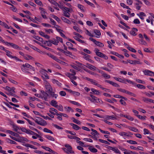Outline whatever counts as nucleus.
Here are the masks:
<instances>
[{"label":"nucleus","mask_w":154,"mask_h":154,"mask_svg":"<svg viewBox=\"0 0 154 154\" xmlns=\"http://www.w3.org/2000/svg\"><path fill=\"white\" fill-rule=\"evenodd\" d=\"M52 17L54 18V19H55L56 20L57 22H60L61 21L60 20V19L58 18V17L54 15H52Z\"/></svg>","instance_id":"39"},{"label":"nucleus","mask_w":154,"mask_h":154,"mask_svg":"<svg viewBox=\"0 0 154 154\" xmlns=\"http://www.w3.org/2000/svg\"><path fill=\"white\" fill-rule=\"evenodd\" d=\"M138 30L135 28H133L132 30L130 31V34L133 36H135L137 35L136 32H137Z\"/></svg>","instance_id":"11"},{"label":"nucleus","mask_w":154,"mask_h":154,"mask_svg":"<svg viewBox=\"0 0 154 154\" xmlns=\"http://www.w3.org/2000/svg\"><path fill=\"white\" fill-rule=\"evenodd\" d=\"M46 88L49 93L52 91V88L51 86L50 85H47L46 86Z\"/></svg>","instance_id":"23"},{"label":"nucleus","mask_w":154,"mask_h":154,"mask_svg":"<svg viewBox=\"0 0 154 154\" xmlns=\"http://www.w3.org/2000/svg\"><path fill=\"white\" fill-rule=\"evenodd\" d=\"M7 132L11 135L15 137H18L19 136V135L17 133H14L10 130H8L7 131Z\"/></svg>","instance_id":"18"},{"label":"nucleus","mask_w":154,"mask_h":154,"mask_svg":"<svg viewBox=\"0 0 154 154\" xmlns=\"http://www.w3.org/2000/svg\"><path fill=\"white\" fill-rule=\"evenodd\" d=\"M127 48L130 51H131L135 53L136 52V50L134 49L129 47V46H128V47H127Z\"/></svg>","instance_id":"41"},{"label":"nucleus","mask_w":154,"mask_h":154,"mask_svg":"<svg viewBox=\"0 0 154 154\" xmlns=\"http://www.w3.org/2000/svg\"><path fill=\"white\" fill-rule=\"evenodd\" d=\"M61 19L64 22L68 24H71V22H70V21L68 20V19L65 18V17H61Z\"/></svg>","instance_id":"19"},{"label":"nucleus","mask_w":154,"mask_h":154,"mask_svg":"<svg viewBox=\"0 0 154 154\" xmlns=\"http://www.w3.org/2000/svg\"><path fill=\"white\" fill-rule=\"evenodd\" d=\"M136 86L139 88L140 89H145L146 88V87L140 84H138L136 85Z\"/></svg>","instance_id":"38"},{"label":"nucleus","mask_w":154,"mask_h":154,"mask_svg":"<svg viewBox=\"0 0 154 154\" xmlns=\"http://www.w3.org/2000/svg\"><path fill=\"white\" fill-rule=\"evenodd\" d=\"M83 54L85 56L83 57V58L85 59V60H88L89 59V57L90 56L87 54H85L84 53H83Z\"/></svg>","instance_id":"54"},{"label":"nucleus","mask_w":154,"mask_h":154,"mask_svg":"<svg viewBox=\"0 0 154 154\" xmlns=\"http://www.w3.org/2000/svg\"><path fill=\"white\" fill-rule=\"evenodd\" d=\"M95 44L97 46L100 47H103L104 46L103 44L97 41Z\"/></svg>","instance_id":"31"},{"label":"nucleus","mask_w":154,"mask_h":154,"mask_svg":"<svg viewBox=\"0 0 154 154\" xmlns=\"http://www.w3.org/2000/svg\"><path fill=\"white\" fill-rule=\"evenodd\" d=\"M66 44L68 46V48L69 49L71 48L73 46V45L70 42H66Z\"/></svg>","instance_id":"59"},{"label":"nucleus","mask_w":154,"mask_h":154,"mask_svg":"<svg viewBox=\"0 0 154 154\" xmlns=\"http://www.w3.org/2000/svg\"><path fill=\"white\" fill-rule=\"evenodd\" d=\"M43 131H44L45 132L51 133V134H53V133L51 131L48 129L47 128H44L43 129Z\"/></svg>","instance_id":"46"},{"label":"nucleus","mask_w":154,"mask_h":154,"mask_svg":"<svg viewBox=\"0 0 154 154\" xmlns=\"http://www.w3.org/2000/svg\"><path fill=\"white\" fill-rule=\"evenodd\" d=\"M7 142L13 144H16L17 143L14 141L12 140L9 139H7Z\"/></svg>","instance_id":"37"},{"label":"nucleus","mask_w":154,"mask_h":154,"mask_svg":"<svg viewBox=\"0 0 154 154\" xmlns=\"http://www.w3.org/2000/svg\"><path fill=\"white\" fill-rule=\"evenodd\" d=\"M84 1L87 4H88V5H90L92 7H93V8L95 7V6H94V5L92 3L90 2L89 1H87V0H84Z\"/></svg>","instance_id":"45"},{"label":"nucleus","mask_w":154,"mask_h":154,"mask_svg":"<svg viewBox=\"0 0 154 154\" xmlns=\"http://www.w3.org/2000/svg\"><path fill=\"white\" fill-rule=\"evenodd\" d=\"M119 134L122 136H129V135L127 134V133L124 132H120L119 133Z\"/></svg>","instance_id":"33"},{"label":"nucleus","mask_w":154,"mask_h":154,"mask_svg":"<svg viewBox=\"0 0 154 154\" xmlns=\"http://www.w3.org/2000/svg\"><path fill=\"white\" fill-rule=\"evenodd\" d=\"M40 72L42 74L44 75L45 76V78L48 79H49V77L47 75V71L46 70L44 69H42L40 70Z\"/></svg>","instance_id":"9"},{"label":"nucleus","mask_w":154,"mask_h":154,"mask_svg":"<svg viewBox=\"0 0 154 154\" xmlns=\"http://www.w3.org/2000/svg\"><path fill=\"white\" fill-rule=\"evenodd\" d=\"M47 55L55 60L57 58L56 57L51 54H48Z\"/></svg>","instance_id":"34"},{"label":"nucleus","mask_w":154,"mask_h":154,"mask_svg":"<svg viewBox=\"0 0 154 154\" xmlns=\"http://www.w3.org/2000/svg\"><path fill=\"white\" fill-rule=\"evenodd\" d=\"M135 80H136V81L138 83H141V84H143L145 83V82H144V81H143L142 80H141L140 79H135Z\"/></svg>","instance_id":"63"},{"label":"nucleus","mask_w":154,"mask_h":154,"mask_svg":"<svg viewBox=\"0 0 154 154\" xmlns=\"http://www.w3.org/2000/svg\"><path fill=\"white\" fill-rule=\"evenodd\" d=\"M50 103L52 106L58 108V106L57 105V102L55 100H52L50 102Z\"/></svg>","instance_id":"14"},{"label":"nucleus","mask_w":154,"mask_h":154,"mask_svg":"<svg viewBox=\"0 0 154 154\" xmlns=\"http://www.w3.org/2000/svg\"><path fill=\"white\" fill-rule=\"evenodd\" d=\"M143 72L145 75H148L151 76H154V72L150 70H146L143 71Z\"/></svg>","instance_id":"5"},{"label":"nucleus","mask_w":154,"mask_h":154,"mask_svg":"<svg viewBox=\"0 0 154 154\" xmlns=\"http://www.w3.org/2000/svg\"><path fill=\"white\" fill-rule=\"evenodd\" d=\"M102 76L106 79H109L110 78V76L107 75L105 73H103L102 74Z\"/></svg>","instance_id":"30"},{"label":"nucleus","mask_w":154,"mask_h":154,"mask_svg":"<svg viewBox=\"0 0 154 154\" xmlns=\"http://www.w3.org/2000/svg\"><path fill=\"white\" fill-rule=\"evenodd\" d=\"M52 82L54 84H56L59 86H61V84L57 80H55V79H52Z\"/></svg>","instance_id":"28"},{"label":"nucleus","mask_w":154,"mask_h":154,"mask_svg":"<svg viewBox=\"0 0 154 154\" xmlns=\"http://www.w3.org/2000/svg\"><path fill=\"white\" fill-rule=\"evenodd\" d=\"M64 108L67 112H69L70 111L72 112L73 111V110L70 107L65 106Z\"/></svg>","instance_id":"43"},{"label":"nucleus","mask_w":154,"mask_h":154,"mask_svg":"<svg viewBox=\"0 0 154 154\" xmlns=\"http://www.w3.org/2000/svg\"><path fill=\"white\" fill-rule=\"evenodd\" d=\"M105 82L109 83L114 87H120L119 85L118 84L109 80H106L105 81Z\"/></svg>","instance_id":"10"},{"label":"nucleus","mask_w":154,"mask_h":154,"mask_svg":"<svg viewBox=\"0 0 154 154\" xmlns=\"http://www.w3.org/2000/svg\"><path fill=\"white\" fill-rule=\"evenodd\" d=\"M42 148L43 149L46 150V151L50 152L52 151L51 149L49 147L42 146Z\"/></svg>","instance_id":"50"},{"label":"nucleus","mask_w":154,"mask_h":154,"mask_svg":"<svg viewBox=\"0 0 154 154\" xmlns=\"http://www.w3.org/2000/svg\"><path fill=\"white\" fill-rule=\"evenodd\" d=\"M65 146L70 152V153H74V152L72 150V147L69 144H66Z\"/></svg>","instance_id":"16"},{"label":"nucleus","mask_w":154,"mask_h":154,"mask_svg":"<svg viewBox=\"0 0 154 154\" xmlns=\"http://www.w3.org/2000/svg\"><path fill=\"white\" fill-rule=\"evenodd\" d=\"M70 124L72 126L73 128L75 130H77L80 128L78 125L72 123H70Z\"/></svg>","instance_id":"21"},{"label":"nucleus","mask_w":154,"mask_h":154,"mask_svg":"<svg viewBox=\"0 0 154 154\" xmlns=\"http://www.w3.org/2000/svg\"><path fill=\"white\" fill-rule=\"evenodd\" d=\"M27 65H26V66L27 67V68H29L30 69L33 70V71H34V68L32 67V66L30 65L28 63H27L26 64Z\"/></svg>","instance_id":"56"},{"label":"nucleus","mask_w":154,"mask_h":154,"mask_svg":"<svg viewBox=\"0 0 154 154\" xmlns=\"http://www.w3.org/2000/svg\"><path fill=\"white\" fill-rule=\"evenodd\" d=\"M127 142L131 144H137V143L136 141L132 140H128Z\"/></svg>","instance_id":"57"},{"label":"nucleus","mask_w":154,"mask_h":154,"mask_svg":"<svg viewBox=\"0 0 154 154\" xmlns=\"http://www.w3.org/2000/svg\"><path fill=\"white\" fill-rule=\"evenodd\" d=\"M114 79H115L116 80H117V81H118L122 83H124L125 84L126 83V79H122L121 78H117L116 77H114Z\"/></svg>","instance_id":"13"},{"label":"nucleus","mask_w":154,"mask_h":154,"mask_svg":"<svg viewBox=\"0 0 154 154\" xmlns=\"http://www.w3.org/2000/svg\"><path fill=\"white\" fill-rule=\"evenodd\" d=\"M111 53L115 55L116 56H118V57H119L120 58H124V57L123 56L117 53H116L115 52H111Z\"/></svg>","instance_id":"20"},{"label":"nucleus","mask_w":154,"mask_h":154,"mask_svg":"<svg viewBox=\"0 0 154 154\" xmlns=\"http://www.w3.org/2000/svg\"><path fill=\"white\" fill-rule=\"evenodd\" d=\"M85 79L87 80L88 81H90L91 83L95 85H96L97 86H100L99 85V84L97 83V81L95 80L89 78L87 77H85Z\"/></svg>","instance_id":"3"},{"label":"nucleus","mask_w":154,"mask_h":154,"mask_svg":"<svg viewBox=\"0 0 154 154\" xmlns=\"http://www.w3.org/2000/svg\"><path fill=\"white\" fill-rule=\"evenodd\" d=\"M96 54L97 56L101 58L103 57V54L102 53L99 51H96Z\"/></svg>","instance_id":"42"},{"label":"nucleus","mask_w":154,"mask_h":154,"mask_svg":"<svg viewBox=\"0 0 154 154\" xmlns=\"http://www.w3.org/2000/svg\"><path fill=\"white\" fill-rule=\"evenodd\" d=\"M133 23L135 24H139L140 23V22L139 20L137 18L135 19L134 20Z\"/></svg>","instance_id":"61"},{"label":"nucleus","mask_w":154,"mask_h":154,"mask_svg":"<svg viewBox=\"0 0 154 154\" xmlns=\"http://www.w3.org/2000/svg\"><path fill=\"white\" fill-rule=\"evenodd\" d=\"M94 32L95 34L98 35H101V33L100 31L97 29H95L94 30Z\"/></svg>","instance_id":"62"},{"label":"nucleus","mask_w":154,"mask_h":154,"mask_svg":"<svg viewBox=\"0 0 154 154\" xmlns=\"http://www.w3.org/2000/svg\"><path fill=\"white\" fill-rule=\"evenodd\" d=\"M39 9L41 11V14L43 18L44 19H46L47 18L46 16L45 15L46 12L45 11V9L41 7H40Z\"/></svg>","instance_id":"6"},{"label":"nucleus","mask_w":154,"mask_h":154,"mask_svg":"<svg viewBox=\"0 0 154 154\" xmlns=\"http://www.w3.org/2000/svg\"><path fill=\"white\" fill-rule=\"evenodd\" d=\"M106 118L107 119H116L113 115H112L111 116H106Z\"/></svg>","instance_id":"52"},{"label":"nucleus","mask_w":154,"mask_h":154,"mask_svg":"<svg viewBox=\"0 0 154 154\" xmlns=\"http://www.w3.org/2000/svg\"><path fill=\"white\" fill-rule=\"evenodd\" d=\"M73 34L75 35V36H74V37H76L78 38H83V37L81 35H80L79 34L76 33L75 32H74Z\"/></svg>","instance_id":"55"},{"label":"nucleus","mask_w":154,"mask_h":154,"mask_svg":"<svg viewBox=\"0 0 154 154\" xmlns=\"http://www.w3.org/2000/svg\"><path fill=\"white\" fill-rule=\"evenodd\" d=\"M136 116L139 119L143 120H145L146 119L145 118L146 117L145 116H140V115H136Z\"/></svg>","instance_id":"44"},{"label":"nucleus","mask_w":154,"mask_h":154,"mask_svg":"<svg viewBox=\"0 0 154 154\" xmlns=\"http://www.w3.org/2000/svg\"><path fill=\"white\" fill-rule=\"evenodd\" d=\"M13 128H14V130L16 132H17L18 130L20 129L16 125H13Z\"/></svg>","instance_id":"48"},{"label":"nucleus","mask_w":154,"mask_h":154,"mask_svg":"<svg viewBox=\"0 0 154 154\" xmlns=\"http://www.w3.org/2000/svg\"><path fill=\"white\" fill-rule=\"evenodd\" d=\"M90 96L92 98V100H93V101H94L93 103L96 102L97 100H99V99L92 94H90Z\"/></svg>","instance_id":"26"},{"label":"nucleus","mask_w":154,"mask_h":154,"mask_svg":"<svg viewBox=\"0 0 154 154\" xmlns=\"http://www.w3.org/2000/svg\"><path fill=\"white\" fill-rule=\"evenodd\" d=\"M53 112H54L55 113H57V111L54 108H50L49 110V112L52 114L54 115H55V113Z\"/></svg>","instance_id":"22"},{"label":"nucleus","mask_w":154,"mask_h":154,"mask_svg":"<svg viewBox=\"0 0 154 154\" xmlns=\"http://www.w3.org/2000/svg\"><path fill=\"white\" fill-rule=\"evenodd\" d=\"M78 8L80 9L83 12L84 11V10L83 9L84 7L82 5L78 4Z\"/></svg>","instance_id":"60"},{"label":"nucleus","mask_w":154,"mask_h":154,"mask_svg":"<svg viewBox=\"0 0 154 154\" xmlns=\"http://www.w3.org/2000/svg\"><path fill=\"white\" fill-rule=\"evenodd\" d=\"M129 129L130 130L135 132H137L138 131V130L134 127H129Z\"/></svg>","instance_id":"35"},{"label":"nucleus","mask_w":154,"mask_h":154,"mask_svg":"<svg viewBox=\"0 0 154 154\" xmlns=\"http://www.w3.org/2000/svg\"><path fill=\"white\" fill-rule=\"evenodd\" d=\"M92 147H91L89 148V149L90 151L92 152H96L97 151V149L95 148H91Z\"/></svg>","instance_id":"47"},{"label":"nucleus","mask_w":154,"mask_h":154,"mask_svg":"<svg viewBox=\"0 0 154 154\" xmlns=\"http://www.w3.org/2000/svg\"><path fill=\"white\" fill-rule=\"evenodd\" d=\"M29 46H30V47L31 48L33 49L34 50H35L37 52H39L40 50L39 49L37 48L36 47L32 45H29Z\"/></svg>","instance_id":"36"},{"label":"nucleus","mask_w":154,"mask_h":154,"mask_svg":"<svg viewBox=\"0 0 154 154\" xmlns=\"http://www.w3.org/2000/svg\"><path fill=\"white\" fill-rule=\"evenodd\" d=\"M71 119L72 120V121L74 122L78 125H80L81 124V122L75 119L74 117L72 118Z\"/></svg>","instance_id":"25"},{"label":"nucleus","mask_w":154,"mask_h":154,"mask_svg":"<svg viewBox=\"0 0 154 154\" xmlns=\"http://www.w3.org/2000/svg\"><path fill=\"white\" fill-rule=\"evenodd\" d=\"M49 41L51 42L52 44L55 45H58V42L57 41L56 39L52 38L51 39H50Z\"/></svg>","instance_id":"17"},{"label":"nucleus","mask_w":154,"mask_h":154,"mask_svg":"<svg viewBox=\"0 0 154 154\" xmlns=\"http://www.w3.org/2000/svg\"><path fill=\"white\" fill-rule=\"evenodd\" d=\"M98 140L100 142H101L102 143H105V144H107L108 145H110V143H109V142H108V141H106V140H103L102 139H99Z\"/></svg>","instance_id":"40"},{"label":"nucleus","mask_w":154,"mask_h":154,"mask_svg":"<svg viewBox=\"0 0 154 154\" xmlns=\"http://www.w3.org/2000/svg\"><path fill=\"white\" fill-rule=\"evenodd\" d=\"M74 38L75 40H76L77 41L80 42H81V43H84L85 42L84 41L80 39L79 38H78V37H74Z\"/></svg>","instance_id":"53"},{"label":"nucleus","mask_w":154,"mask_h":154,"mask_svg":"<svg viewBox=\"0 0 154 154\" xmlns=\"http://www.w3.org/2000/svg\"><path fill=\"white\" fill-rule=\"evenodd\" d=\"M137 15L139 17L140 19L142 20L144 19L143 17L146 16L145 14L143 12H140L139 14H137Z\"/></svg>","instance_id":"15"},{"label":"nucleus","mask_w":154,"mask_h":154,"mask_svg":"<svg viewBox=\"0 0 154 154\" xmlns=\"http://www.w3.org/2000/svg\"><path fill=\"white\" fill-rule=\"evenodd\" d=\"M41 92L42 94L44 100L46 101H47L48 100L47 97L49 96V94L43 91H41Z\"/></svg>","instance_id":"8"},{"label":"nucleus","mask_w":154,"mask_h":154,"mask_svg":"<svg viewBox=\"0 0 154 154\" xmlns=\"http://www.w3.org/2000/svg\"><path fill=\"white\" fill-rule=\"evenodd\" d=\"M126 118L131 121H133L134 120V118L129 115H126Z\"/></svg>","instance_id":"64"},{"label":"nucleus","mask_w":154,"mask_h":154,"mask_svg":"<svg viewBox=\"0 0 154 154\" xmlns=\"http://www.w3.org/2000/svg\"><path fill=\"white\" fill-rule=\"evenodd\" d=\"M91 91L94 94L99 95L100 94V93L99 91L94 88H91Z\"/></svg>","instance_id":"27"},{"label":"nucleus","mask_w":154,"mask_h":154,"mask_svg":"<svg viewBox=\"0 0 154 154\" xmlns=\"http://www.w3.org/2000/svg\"><path fill=\"white\" fill-rule=\"evenodd\" d=\"M69 12H66L64 11L63 12V14L64 16L67 17H69L70 16V14L69 13Z\"/></svg>","instance_id":"51"},{"label":"nucleus","mask_w":154,"mask_h":154,"mask_svg":"<svg viewBox=\"0 0 154 154\" xmlns=\"http://www.w3.org/2000/svg\"><path fill=\"white\" fill-rule=\"evenodd\" d=\"M27 63H26L25 64H23L21 67V69L22 71L25 73H29L28 71V68H27V67L26 65H27L26 64Z\"/></svg>","instance_id":"4"},{"label":"nucleus","mask_w":154,"mask_h":154,"mask_svg":"<svg viewBox=\"0 0 154 154\" xmlns=\"http://www.w3.org/2000/svg\"><path fill=\"white\" fill-rule=\"evenodd\" d=\"M5 52L6 53V54L9 57L11 58H14L16 60H17L18 61H22V60H21L18 58L16 56H13L11 55V54H12V53L10 51L7 50L6 51H5Z\"/></svg>","instance_id":"1"},{"label":"nucleus","mask_w":154,"mask_h":154,"mask_svg":"<svg viewBox=\"0 0 154 154\" xmlns=\"http://www.w3.org/2000/svg\"><path fill=\"white\" fill-rule=\"evenodd\" d=\"M49 93L50 96H51L53 97H54L55 98H57L58 96L57 94H55L54 93V92H52V91Z\"/></svg>","instance_id":"24"},{"label":"nucleus","mask_w":154,"mask_h":154,"mask_svg":"<svg viewBox=\"0 0 154 154\" xmlns=\"http://www.w3.org/2000/svg\"><path fill=\"white\" fill-rule=\"evenodd\" d=\"M45 137L47 139H48L49 140H51V141H54V139L53 137H51V136L48 135H45Z\"/></svg>","instance_id":"32"},{"label":"nucleus","mask_w":154,"mask_h":154,"mask_svg":"<svg viewBox=\"0 0 154 154\" xmlns=\"http://www.w3.org/2000/svg\"><path fill=\"white\" fill-rule=\"evenodd\" d=\"M143 132H144V134H152L149 132V131L147 129L144 128L143 129Z\"/></svg>","instance_id":"49"},{"label":"nucleus","mask_w":154,"mask_h":154,"mask_svg":"<svg viewBox=\"0 0 154 154\" xmlns=\"http://www.w3.org/2000/svg\"><path fill=\"white\" fill-rule=\"evenodd\" d=\"M38 118L40 120L38 125L43 126H45L47 125V123L46 122L44 119L40 118Z\"/></svg>","instance_id":"7"},{"label":"nucleus","mask_w":154,"mask_h":154,"mask_svg":"<svg viewBox=\"0 0 154 154\" xmlns=\"http://www.w3.org/2000/svg\"><path fill=\"white\" fill-rule=\"evenodd\" d=\"M120 5L121 6L123 7L124 8H125L127 9H130L129 8L128 6H127L126 5H125V4H124L123 3H120Z\"/></svg>","instance_id":"58"},{"label":"nucleus","mask_w":154,"mask_h":154,"mask_svg":"<svg viewBox=\"0 0 154 154\" xmlns=\"http://www.w3.org/2000/svg\"><path fill=\"white\" fill-rule=\"evenodd\" d=\"M33 38H35V39L38 40L39 41H40L41 42H43V38L39 37V36H35L33 37Z\"/></svg>","instance_id":"29"},{"label":"nucleus","mask_w":154,"mask_h":154,"mask_svg":"<svg viewBox=\"0 0 154 154\" xmlns=\"http://www.w3.org/2000/svg\"><path fill=\"white\" fill-rule=\"evenodd\" d=\"M107 146V148L115 152L116 153H119L120 154L121 152L119 149L116 147H112L111 146L106 145Z\"/></svg>","instance_id":"2"},{"label":"nucleus","mask_w":154,"mask_h":154,"mask_svg":"<svg viewBox=\"0 0 154 154\" xmlns=\"http://www.w3.org/2000/svg\"><path fill=\"white\" fill-rule=\"evenodd\" d=\"M86 66L89 69L94 71L96 70V67H95L89 63H87Z\"/></svg>","instance_id":"12"}]
</instances>
